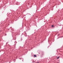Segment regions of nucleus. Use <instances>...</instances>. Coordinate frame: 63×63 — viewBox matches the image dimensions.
<instances>
[{
	"instance_id": "nucleus-3",
	"label": "nucleus",
	"mask_w": 63,
	"mask_h": 63,
	"mask_svg": "<svg viewBox=\"0 0 63 63\" xmlns=\"http://www.w3.org/2000/svg\"><path fill=\"white\" fill-rule=\"evenodd\" d=\"M59 57H58V58H57V59H58V58H59Z\"/></svg>"
},
{
	"instance_id": "nucleus-1",
	"label": "nucleus",
	"mask_w": 63,
	"mask_h": 63,
	"mask_svg": "<svg viewBox=\"0 0 63 63\" xmlns=\"http://www.w3.org/2000/svg\"><path fill=\"white\" fill-rule=\"evenodd\" d=\"M34 56L35 57H37V56H36V55H34Z\"/></svg>"
},
{
	"instance_id": "nucleus-2",
	"label": "nucleus",
	"mask_w": 63,
	"mask_h": 63,
	"mask_svg": "<svg viewBox=\"0 0 63 63\" xmlns=\"http://www.w3.org/2000/svg\"><path fill=\"white\" fill-rule=\"evenodd\" d=\"M52 27H53V25H52Z\"/></svg>"
},
{
	"instance_id": "nucleus-4",
	"label": "nucleus",
	"mask_w": 63,
	"mask_h": 63,
	"mask_svg": "<svg viewBox=\"0 0 63 63\" xmlns=\"http://www.w3.org/2000/svg\"><path fill=\"white\" fill-rule=\"evenodd\" d=\"M37 63H39V62H37Z\"/></svg>"
}]
</instances>
